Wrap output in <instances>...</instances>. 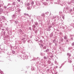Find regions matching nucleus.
<instances>
[{
  "mask_svg": "<svg viewBox=\"0 0 74 74\" xmlns=\"http://www.w3.org/2000/svg\"><path fill=\"white\" fill-rule=\"evenodd\" d=\"M12 5H14L16 8L18 7L19 5H18V3L16 2H13L12 3Z\"/></svg>",
  "mask_w": 74,
  "mask_h": 74,
  "instance_id": "1",
  "label": "nucleus"
},
{
  "mask_svg": "<svg viewBox=\"0 0 74 74\" xmlns=\"http://www.w3.org/2000/svg\"><path fill=\"white\" fill-rule=\"evenodd\" d=\"M12 16V19H15L16 17V15L13 14Z\"/></svg>",
  "mask_w": 74,
  "mask_h": 74,
  "instance_id": "2",
  "label": "nucleus"
},
{
  "mask_svg": "<svg viewBox=\"0 0 74 74\" xmlns=\"http://www.w3.org/2000/svg\"><path fill=\"white\" fill-rule=\"evenodd\" d=\"M8 9L10 10H11V11H14V8L12 7H10L8 8Z\"/></svg>",
  "mask_w": 74,
  "mask_h": 74,
  "instance_id": "3",
  "label": "nucleus"
},
{
  "mask_svg": "<svg viewBox=\"0 0 74 74\" xmlns=\"http://www.w3.org/2000/svg\"><path fill=\"white\" fill-rule=\"evenodd\" d=\"M23 57V59H24V60H25V59H27V56H26V55H24Z\"/></svg>",
  "mask_w": 74,
  "mask_h": 74,
  "instance_id": "4",
  "label": "nucleus"
},
{
  "mask_svg": "<svg viewBox=\"0 0 74 74\" xmlns=\"http://www.w3.org/2000/svg\"><path fill=\"white\" fill-rule=\"evenodd\" d=\"M3 8V5L1 4H0V8Z\"/></svg>",
  "mask_w": 74,
  "mask_h": 74,
  "instance_id": "5",
  "label": "nucleus"
},
{
  "mask_svg": "<svg viewBox=\"0 0 74 74\" xmlns=\"http://www.w3.org/2000/svg\"><path fill=\"white\" fill-rule=\"evenodd\" d=\"M3 8H0V12H3Z\"/></svg>",
  "mask_w": 74,
  "mask_h": 74,
  "instance_id": "6",
  "label": "nucleus"
},
{
  "mask_svg": "<svg viewBox=\"0 0 74 74\" xmlns=\"http://www.w3.org/2000/svg\"><path fill=\"white\" fill-rule=\"evenodd\" d=\"M22 41H24V42H25V38H23L22 39Z\"/></svg>",
  "mask_w": 74,
  "mask_h": 74,
  "instance_id": "7",
  "label": "nucleus"
},
{
  "mask_svg": "<svg viewBox=\"0 0 74 74\" xmlns=\"http://www.w3.org/2000/svg\"><path fill=\"white\" fill-rule=\"evenodd\" d=\"M14 22L15 23H16V24H17V23H18V21H14Z\"/></svg>",
  "mask_w": 74,
  "mask_h": 74,
  "instance_id": "8",
  "label": "nucleus"
},
{
  "mask_svg": "<svg viewBox=\"0 0 74 74\" xmlns=\"http://www.w3.org/2000/svg\"><path fill=\"white\" fill-rule=\"evenodd\" d=\"M28 3H27V4H25V6H26V7H27V9H28V8H27L28 7Z\"/></svg>",
  "mask_w": 74,
  "mask_h": 74,
  "instance_id": "9",
  "label": "nucleus"
},
{
  "mask_svg": "<svg viewBox=\"0 0 74 74\" xmlns=\"http://www.w3.org/2000/svg\"><path fill=\"white\" fill-rule=\"evenodd\" d=\"M5 30H6V31H7V32H8V30H9L8 28V27L6 28H5Z\"/></svg>",
  "mask_w": 74,
  "mask_h": 74,
  "instance_id": "10",
  "label": "nucleus"
},
{
  "mask_svg": "<svg viewBox=\"0 0 74 74\" xmlns=\"http://www.w3.org/2000/svg\"><path fill=\"white\" fill-rule=\"evenodd\" d=\"M2 19H3L4 20V19H5V17L4 16H2Z\"/></svg>",
  "mask_w": 74,
  "mask_h": 74,
  "instance_id": "11",
  "label": "nucleus"
},
{
  "mask_svg": "<svg viewBox=\"0 0 74 74\" xmlns=\"http://www.w3.org/2000/svg\"><path fill=\"white\" fill-rule=\"evenodd\" d=\"M6 32H5V31H4L3 32V34L4 35V36H5V33Z\"/></svg>",
  "mask_w": 74,
  "mask_h": 74,
  "instance_id": "12",
  "label": "nucleus"
},
{
  "mask_svg": "<svg viewBox=\"0 0 74 74\" xmlns=\"http://www.w3.org/2000/svg\"><path fill=\"white\" fill-rule=\"evenodd\" d=\"M12 53L13 54H15V51H12Z\"/></svg>",
  "mask_w": 74,
  "mask_h": 74,
  "instance_id": "13",
  "label": "nucleus"
},
{
  "mask_svg": "<svg viewBox=\"0 0 74 74\" xmlns=\"http://www.w3.org/2000/svg\"><path fill=\"white\" fill-rule=\"evenodd\" d=\"M8 5H9L10 6H12V5L10 3H8Z\"/></svg>",
  "mask_w": 74,
  "mask_h": 74,
  "instance_id": "14",
  "label": "nucleus"
},
{
  "mask_svg": "<svg viewBox=\"0 0 74 74\" xmlns=\"http://www.w3.org/2000/svg\"><path fill=\"white\" fill-rule=\"evenodd\" d=\"M16 48H17L15 46L14 47V49H16Z\"/></svg>",
  "mask_w": 74,
  "mask_h": 74,
  "instance_id": "15",
  "label": "nucleus"
},
{
  "mask_svg": "<svg viewBox=\"0 0 74 74\" xmlns=\"http://www.w3.org/2000/svg\"><path fill=\"white\" fill-rule=\"evenodd\" d=\"M67 55H69V56H71V55L70 54H69V53H68L67 54Z\"/></svg>",
  "mask_w": 74,
  "mask_h": 74,
  "instance_id": "16",
  "label": "nucleus"
},
{
  "mask_svg": "<svg viewBox=\"0 0 74 74\" xmlns=\"http://www.w3.org/2000/svg\"><path fill=\"white\" fill-rule=\"evenodd\" d=\"M4 9H6L7 8V7H6V6H5L4 7Z\"/></svg>",
  "mask_w": 74,
  "mask_h": 74,
  "instance_id": "17",
  "label": "nucleus"
},
{
  "mask_svg": "<svg viewBox=\"0 0 74 74\" xmlns=\"http://www.w3.org/2000/svg\"><path fill=\"white\" fill-rule=\"evenodd\" d=\"M25 15H28V14H26V13L24 14Z\"/></svg>",
  "mask_w": 74,
  "mask_h": 74,
  "instance_id": "18",
  "label": "nucleus"
},
{
  "mask_svg": "<svg viewBox=\"0 0 74 74\" xmlns=\"http://www.w3.org/2000/svg\"><path fill=\"white\" fill-rule=\"evenodd\" d=\"M17 1L18 2H21V0H17Z\"/></svg>",
  "mask_w": 74,
  "mask_h": 74,
  "instance_id": "19",
  "label": "nucleus"
},
{
  "mask_svg": "<svg viewBox=\"0 0 74 74\" xmlns=\"http://www.w3.org/2000/svg\"><path fill=\"white\" fill-rule=\"evenodd\" d=\"M44 59H47V57H44Z\"/></svg>",
  "mask_w": 74,
  "mask_h": 74,
  "instance_id": "20",
  "label": "nucleus"
},
{
  "mask_svg": "<svg viewBox=\"0 0 74 74\" xmlns=\"http://www.w3.org/2000/svg\"><path fill=\"white\" fill-rule=\"evenodd\" d=\"M32 4H34V2H32Z\"/></svg>",
  "mask_w": 74,
  "mask_h": 74,
  "instance_id": "21",
  "label": "nucleus"
},
{
  "mask_svg": "<svg viewBox=\"0 0 74 74\" xmlns=\"http://www.w3.org/2000/svg\"><path fill=\"white\" fill-rule=\"evenodd\" d=\"M0 27H2V25L1 24H0Z\"/></svg>",
  "mask_w": 74,
  "mask_h": 74,
  "instance_id": "22",
  "label": "nucleus"
},
{
  "mask_svg": "<svg viewBox=\"0 0 74 74\" xmlns=\"http://www.w3.org/2000/svg\"><path fill=\"white\" fill-rule=\"evenodd\" d=\"M64 38H65V39H66L67 38H66V36H64Z\"/></svg>",
  "mask_w": 74,
  "mask_h": 74,
  "instance_id": "23",
  "label": "nucleus"
},
{
  "mask_svg": "<svg viewBox=\"0 0 74 74\" xmlns=\"http://www.w3.org/2000/svg\"><path fill=\"white\" fill-rule=\"evenodd\" d=\"M1 21V19L0 18V21Z\"/></svg>",
  "mask_w": 74,
  "mask_h": 74,
  "instance_id": "24",
  "label": "nucleus"
},
{
  "mask_svg": "<svg viewBox=\"0 0 74 74\" xmlns=\"http://www.w3.org/2000/svg\"><path fill=\"white\" fill-rule=\"evenodd\" d=\"M2 30H3V31H4V29H2Z\"/></svg>",
  "mask_w": 74,
  "mask_h": 74,
  "instance_id": "25",
  "label": "nucleus"
},
{
  "mask_svg": "<svg viewBox=\"0 0 74 74\" xmlns=\"http://www.w3.org/2000/svg\"><path fill=\"white\" fill-rule=\"evenodd\" d=\"M5 25H7V23H5Z\"/></svg>",
  "mask_w": 74,
  "mask_h": 74,
  "instance_id": "26",
  "label": "nucleus"
},
{
  "mask_svg": "<svg viewBox=\"0 0 74 74\" xmlns=\"http://www.w3.org/2000/svg\"><path fill=\"white\" fill-rule=\"evenodd\" d=\"M8 33H9V31L8 32Z\"/></svg>",
  "mask_w": 74,
  "mask_h": 74,
  "instance_id": "27",
  "label": "nucleus"
},
{
  "mask_svg": "<svg viewBox=\"0 0 74 74\" xmlns=\"http://www.w3.org/2000/svg\"><path fill=\"white\" fill-rule=\"evenodd\" d=\"M19 56L20 57V58H21H21H22V57H21V56Z\"/></svg>",
  "mask_w": 74,
  "mask_h": 74,
  "instance_id": "28",
  "label": "nucleus"
},
{
  "mask_svg": "<svg viewBox=\"0 0 74 74\" xmlns=\"http://www.w3.org/2000/svg\"><path fill=\"white\" fill-rule=\"evenodd\" d=\"M74 44L73 45V46H74Z\"/></svg>",
  "mask_w": 74,
  "mask_h": 74,
  "instance_id": "29",
  "label": "nucleus"
}]
</instances>
